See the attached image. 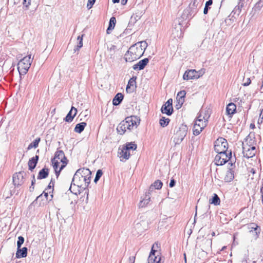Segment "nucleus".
<instances>
[{
  "instance_id": "obj_23",
  "label": "nucleus",
  "mask_w": 263,
  "mask_h": 263,
  "mask_svg": "<svg viewBox=\"0 0 263 263\" xmlns=\"http://www.w3.org/2000/svg\"><path fill=\"white\" fill-rule=\"evenodd\" d=\"M236 106L233 103H229L226 107V111L228 115L231 116L233 115L236 111Z\"/></svg>"
},
{
  "instance_id": "obj_36",
  "label": "nucleus",
  "mask_w": 263,
  "mask_h": 263,
  "mask_svg": "<svg viewBox=\"0 0 263 263\" xmlns=\"http://www.w3.org/2000/svg\"><path fill=\"white\" fill-rule=\"evenodd\" d=\"M124 148L127 149L128 151L130 150H136L137 148V145L134 142H128L126 143L125 145L123 146Z\"/></svg>"
},
{
  "instance_id": "obj_30",
  "label": "nucleus",
  "mask_w": 263,
  "mask_h": 263,
  "mask_svg": "<svg viewBox=\"0 0 263 263\" xmlns=\"http://www.w3.org/2000/svg\"><path fill=\"white\" fill-rule=\"evenodd\" d=\"M244 6V3L238 2V5L234 8L232 13H233V15H236L237 16H239L241 11V8Z\"/></svg>"
},
{
  "instance_id": "obj_18",
  "label": "nucleus",
  "mask_w": 263,
  "mask_h": 263,
  "mask_svg": "<svg viewBox=\"0 0 263 263\" xmlns=\"http://www.w3.org/2000/svg\"><path fill=\"white\" fill-rule=\"evenodd\" d=\"M77 112V109L75 107H72L69 112L64 118V120L67 122H71L76 115Z\"/></svg>"
},
{
  "instance_id": "obj_33",
  "label": "nucleus",
  "mask_w": 263,
  "mask_h": 263,
  "mask_svg": "<svg viewBox=\"0 0 263 263\" xmlns=\"http://www.w3.org/2000/svg\"><path fill=\"white\" fill-rule=\"evenodd\" d=\"M210 203L214 205H219L220 202V200L218 196L216 194H214V195L211 199L209 200Z\"/></svg>"
},
{
  "instance_id": "obj_37",
  "label": "nucleus",
  "mask_w": 263,
  "mask_h": 263,
  "mask_svg": "<svg viewBox=\"0 0 263 263\" xmlns=\"http://www.w3.org/2000/svg\"><path fill=\"white\" fill-rule=\"evenodd\" d=\"M209 117V116L205 114V112H203L202 110H201L196 119H200V120L206 121L208 122V119Z\"/></svg>"
},
{
  "instance_id": "obj_29",
  "label": "nucleus",
  "mask_w": 263,
  "mask_h": 263,
  "mask_svg": "<svg viewBox=\"0 0 263 263\" xmlns=\"http://www.w3.org/2000/svg\"><path fill=\"white\" fill-rule=\"evenodd\" d=\"M162 185L163 183L160 180H157L150 186L148 192H151L154 189L159 190L162 187Z\"/></svg>"
},
{
  "instance_id": "obj_20",
  "label": "nucleus",
  "mask_w": 263,
  "mask_h": 263,
  "mask_svg": "<svg viewBox=\"0 0 263 263\" xmlns=\"http://www.w3.org/2000/svg\"><path fill=\"white\" fill-rule=\"evenodd\" d=\"M229 170L227 172L224 178L226 182H230L234 178L233 167L228 168Z\"/></svg>"
},
{
  "instance_id": "obj_45",
  "label": "nucleus",
  "mask_w": 263,
  "mask_h": 263,
  "mask_svg": "<svg viewBox=\"0 0 263 263\" xmlns=\"http://www.w3.org/2000/svg\"><path fill=\"white\" fill-rule=\"evenodd\" d=\"M24 242V238L22 236H18V240L17 241V248H21V246L23 244Z\"/></svg>"
},
{
  "instance_id": "obj_39",
  "label": "nucleus",
  "mask_w": 263,
  "mask_h": 263,
  "mask_svg": "<svg viewBox=\"0 0 263 263\" xmlns=\"http://www.w3.org/2000/svg\"><path fill=\"white\" fill-rule=\"evenodd\" d=\"M77 40L78 41V43L74 49V51L79 50L83 46V35L81 36L80 35L78 36Z\"/></svg>"
},
{
  "instance_id": "obj_4",
  "label": "nucleus",
  "mask_w": 263,
  "mask_h": 263,
  "mask_svg": "<svg viewBox=\"0 0 263 263\" xmlns=\"http://www.w3.org/2000/svg\"><path fill=\"white\" fill-rule=\"evenodd\" d=\"M33 58L29 54L21 59L17 64V69L21 74H25L30 67Z\"/></svg>"
},
{
  "instance_id": "obj_54",
  "label": "nucleus",
  "mask_w": 263,
  "mask_h": 263,
  "mask_svg": "<svg viewBox=\"0 0 263 263\" xmlns=\"http://www.w3.org/2000/svg\"><path fill=\"white\" fill-rule=\"evenodd\" d=\"M136 22H137V20H136L135 16L132 15L131 16V17H130V21H129V24H128V26H129L130 25H133Z\"/></svg>"
},
{
  "instance_id": "obj_56",
  "label": "nucleus",
  "mask_w": 263,
  "mask_h": 263,
  "mask_svg": "<svg viewBox=\"0 0 263 263\" xmlns=\"http://www.w3.org/2000/svg\"><path fill=\"white\" fill-rule=\"evenodd\" d=\"M175 184H176V181L174 179H172L171 180V181L169 184V186L170 187H173L175 185Z\"/></svg>"
},
{
  "instance_id": "obj_6",
  "label": "nucleus",
  "mask_w": 263,
  "mask_h": 263,
  "mask_svg": "<svg viewBox=\"0 0 263 263\" xmlns=\"http://www.w3.org/2000/svg\"><path fill=\"white\" fill-rule=\"evenodd\" d=\"M215 156V163L216 165H222L231 160L232 158V152L229 153H220Z\"/></svg>"
},
{
  "instance_id": "obj_61",
  "label": "nucleus",
  "mask_w": 263,
  "mask_h": 263,
  "mask_svg": "<svg viewBox=\"0 0 263 263\" xmlns=\"http://www.w3.org/2000/svg\"><path fill=\"white\" fill-rule=\"evenodd\" d=\"M206 242L208 244L210 245V246H211V245H212V240L211 239H207L206 240Z\"/></svg>"
},
{
  "instance_id": "obj_25",
  "label": "nucleus",
  "mask_w": 263,
  "mask_h": 263,
  "mask_svg": "<svg viewBox=\"0 0 263 263\" xmlns=\"http://www.w3.org/2000/svg\"><path fill=\"white\" fill-rule=\"evenodd\" d=\"M49 175V170L47 168H42L39 173L38 179H43L47 178Z\"/></svg>"
},
{
  "instance_id": "obj_8",
  "label": "nucleus",
  "mask_w": 263,
  "mask_h": 263,
  "mask_svg": "<svg viewBox=\"0 0 263 263\" xmlns=\"http://www.w3.org/2000/svg\"><path fill=\"white\" fill-rule=\"evenodd\" d=\"M26 173L24 172H19L13 176V183L15 187L21 186L25 182Z\"/></svg>"
},
{
  "instance_id": "obj_34",
  "label": "nucleus",
  "mask_w": 263,
  "mask_h": 263,
  "mask_svg": "<svg viewBox=\"0 0 263 263\" xmlns=\"http://www.w3.org/2000/svg\"><path fill=\"white\" fill-rule=\"evenodd\" d=\"M203 129L197 125V123L195 122V124L193 126V134L195 136H197L200 134Z\"/></svg>"
},
{
  "instance_id": "obj_52",
  "label": "nucleus",
  "mask_w": 263,
  "mask_h": 263,
  "mask_svg": "<svg viewBox=\"0 0 263 263\" xmlns=\"http://www.w3.org/2000/svg\"><path fill=\"white\" fill-rule=\"evenodd\" d=\"M96 1V0H88V3L87 5V7L88 8V9L92 8V7L93 5V4H95Z\"/></svg>"
},
{
  "instance_id": "obj_10",
  "label": "nucleus",
  "mask_w": 263,
  "mask_h": 263,
  "mask_svg": "<svg viewBox=\"0 0 263 263\" xmlns=\"http://www.w3.org/2000/svg\"><path fill=\"white\" fill-rule=\"evenodd\" d=\"M148 222L147 221L141 220L139 221H136L134 228L138 233H142L148 228Z\"/></svg>"
},
{
  "instance_id": "obj_40",
  "label": "nucleus",
  "mask_w": 263,
  "mask_h": 263,
  "mask_svg": "<svg viewBox=\"0 0 263 263\" xmlns=\"http://www.w3.org/2000/svg\"><path fill=\"white\" fill-rule=\"evenodd\" d=\"M170 121V120L168 118L163 117L160 119L159 123L162 127H164L168 124Z\"/></svg>"
},
{
  "instance_id": "obj_64",
  "label": "nucleus",
  "mask_w": 263,
  "mask_h": 263,
  "mask_svg": "<svg viewBox=\"0 0 263 263\" xmlns=\"http://www.w3.org/2000/svg\"><path fill=\"white\" fill-rule=\"evenodd\" d=\"M259 118H261V119H263V109L261 110V112L259 115Z\"/></svg>"
},
{
  "instance_id": "obj_46",
  "label": "nucleus",
  "mask_w": 263,
  "mask_h": 263,
  "mask_svg": "<svg viewBox=\"0 0 263 263\" xmlns=\"http://www.w3.org/2000/svg\"><path fill=\"white\" fill-rule=\"evenodd\" d=\"M61 162L59 161L58 160H55V159H52V163L53 164V167L54 170H58V167L59 166V164Z\"/></svg>"
},
{
  "instance_id": "obj_50",
  "label": "nucleus",
  "mask_w": 263,
  "mask_h": 263,
  "mask_svg": "<svg viewBox=\"0 0 263 263\" xmlns=\"http://www.w3.org/2000/svg\"><path fill=\"white\" fill-rule=\"evenodd\" d=\"M173 100L172 99H168L166 102L164 104L166 106H168V108H171L172 110H173V106H172Z\"/></svg>"
},
{
  "instance_id": "obj_16",
  "label": "nucleus",
  "mask_w": 263,
  "mask_h": 263,
  "mask_svg": "<svg viewBox=\"0 0 263 263\" xmlns=\"http://www.w3.org/2000/svg\"><path fill=\"white\" fill-rule=\"evenodd\" d=\"M149 59L145 58L139 61L137 64H135L133 68L134 70H142L144 68L145 66L148 64Z\"/></svg>"
},
{
  "instance_id": "obj_49",
  "label": "nucleus",
  "mask_w": 263,
  "mask_h": 263,
  "mask_svg": "<svg viewBox=\"0 0 263 263\" xmlns=\"http://www.w3.org/2000/svg\"><path fill=\"white\" fill-rule=\"evenodd\" d=\"M116 49V46L113 45H111L110 47H108V50L110 51L111 56L114 54Z\"/></svg>"
},
{
  "instance_id": "obj_19",
  "label": "nucleus",
  "mask_w": 263,
  "mask_h": 263,
  "mask_svg": "<svg viewBox=\"0 0 263 263\" xmlns=\"http://www.w3.org/2000/svg\"><path fill=\"white\" fill-rule=\"evenodd\" d=\"M28 249L27 247H23V248H17V251L16 253V258H24L27 255Z\"/></svg>"
},
{
  "instance_id": "obj_53",
  "label": "nucleus",
  "mask_w": 263,
  "mask_h": 263,
  "mask_svg": "<svg viewBox=\"0 0 263 263\" xmlns=\"http://www.w3.org/2000/svg\"><path fill=\"white\" fill-rule=\"evenodd\" d=\"M31 0H24L23 4L24 7L26 8V9H28L29 7V6L31 4Z\"/></svg>"
},
{
  "instance_id": "obj_1",
  "label": "nucleus",
  "mask_w": 263,
  "mask_h": 263,
  "mask_svg": "<svg viewBox=\"0 0 263 263\" xmlns=\"http://www.w3.org/2000/svg\"><path fill=\"white\" fill-rule=\"evenodd\" d=\"M147 47V44L145 41L137 42L132 46L124 55V59L126 62H132L136 60L143 55L144 51Z\"/></svg>"
},
{
  "instance_id": "obj_15",
  "label": "nucleus",
  "mask_w": 263,
  "mask_h": 263,
  "mask_svg": "<svg viewBox=\"0 0 263 263\" xmlns=\"http://www.w3.org/2000/svg\"><path fill=\"white\" fill-rule=\"evenodd\" d=\"M118 154L121 159V161H123L124 159L125 160H128L130 155L129 151L124 147L122 148H119Z\"/></svg>"
},
{
  "instance_id": "obj_47",
  "label": "nucleus",
  "mask_w": 263,
  "mask_h": 263,
  "mask_svg": "<svg viewBox=\"0 0 263 263\" xmlns=\"http://www.w3.org/2000/svg\"><path fill=\"white\" fill-rule=\"evenodd\" d=\"M243 86H249L251 83V80L250 79V78H246L245 77H244L243 79Z\"/></svg>"
},
{
  "instance_id": "obj_24",
  "label": "nucleus",
  "mask_w": 263,
  "mask_h": 263,
  "mask_svg": "<svg viewBox=\"0 0 263 263\" xmlns=\"http://www.w3.org/2000/svg\"><path fill=\"white\" fill-rule=\"evenodd\" d=\"M123 95L121 93H118L112 100V104L115 106L120 104L123 99Z\"/></svg>"
},
{
  "instance_id": "obj_7",
  "label": "nucleus",
  "mask_w": 263,
  "mask_h": 263,
  "mask_svg": "<svg viewBox=\"0 0 263 263\" xmlns=\"http://www.w3.org/2000/svg\"><path fill=\"white\" fill-rule=\"evenodd\" d=\"M228 143L227 140L222 138L218 139L214 145V150L217 153H227Z\"/></svg>"
},
{
  "instance_id": "obj_22",
  "label": "nucleus",
  "mask_w": 263,
  "mask_h": 263,
  "mask_svg": "<svg viewBox=\"0 0 263 263\" xmlns=\"http://www.w3.org/2000/svg\"><path fill=\"white\" fill-rule=\"evenodd\" d=\"M151 199V197L149 196V192L148 193H146L145 195L144 198L141 200L139 203V208H143L148 204L149 202Z\"/></svg>"
},
{
  "instance_id": "obj_51",
  "label": "nucleus",
  "mask_w": 263,
  "mask_h": 263,
  "mask_svg": "<svg viewBox=\"0 0 263 263\" xmlns=\"http://www.w3.org/2000/svg\"><path fill=\"white\" fill-rule=\"evenodd\" d=\"M142 14H143V12L141 11V12H136L133 15L135 16L136 20H137V21L138 20H139L140 18V17L142 16Z\"/></svg>"
},
{
  "instance_id": "obj_42",
  "label": "nucleus",
  "mask_w": 263,
  "mask_h": 263,
  "mask_svg": "<svg viewBox=\"0 0 263 263\" xmlns=\"http://www.w3.org/2000/svg\"><path fill=\"white\" fill-rule=\"evenodd\" d=\"M157 257L155 255H149L148 257V263H159L161 260V258H159L158 261H156Z\"/></svg>"
},
{
  "instance_id": "obj_12",
  "label": "nucleus",
  "mask_w": 263,
  "mask_h": 263,
  "mask_svg": "<svg viewBox=\"0 0 263 263\" xmlns=\"http://www.w3.org/2000/svg\"><path fill=\"white\" fill-rule=\"evenodd\" d=\"M242 148V153L244 157L249 159L255 155L256 153V146L248 147V146H243Z\"/></svg>"
},
{
  "instance_id": "obj_63",
  "label": "nucleus",
  "mask_w": 263,
  "mask_h": 263,
  "mask_svg": "<svg viewBox=\"0 0 263 263\" xmlns=\"http://www.w3.org/2000/svg\"><path fill=\"white\" fill-rule=\"evenodd\" d=\"M34 190V185H31V186L29 187V191L30 192H33Z\"/></svg>"
},
{
  "instance_id": "obj_43",
  "label": "nucleus",
  "mask_w": 263,
  "mask_h": 263,
  "mask_svg": "<svg viewBox=\"0 0 263 263\" xmlns=\"http://www.w3.org/2000/svg\"><path fill=\"white\" fill-rule=\"evenodd\" d=\"M195 122L197 123L198 125L203 129L206 126L207 122L206 121L200 120V119H196Z\"/></svg>"
},
{
  "instance_id": "obj_3",
  "label": "nucleus",
  "mask_w": 263,
  "mask_h": 263,
  "mask_svg": "<svg viewBox=\"0 0 263 263\" xmlns=\"http://www.w3.org/2000/svg\"><path fill=\"white\" fill-rule=\"evenodd\" d=\"M188 127L186 125L181 124L178 127H175L174 130V134L172 139L175 145L179 144L187 135Z\"/></svg>"
},
{
  "instance_id": "obj_26",
  "label": "nucleus",
  "mask_w": 263,
  "mask_h": 263,
  "mask_svg": "<svg viewBox=\"0 0 263 263\" xmlns=\"http://www.w3.org/2000/svg\"><path fill=\"white\" fill-rule=\"evenodd\" d=\"M246 144L245 146H248V147H251L253 146H256V141L255 138H252L249 135L246 138Z\"/></svg>"
},
{
  "instance_id": "obj_44",
  "label": "nucleus",
  "mask_w": 263,
  "mask_h": 263,
  "mask_svg": "<svg viewBox=\"0 0 263 263\" xmlns=\"http://www.w3.org/2000/svg\"><path fill=\"white\" fill-rule=\"evenodd\" d=\"M103 174L102 171L101 170H98L96 173V176L94 179V182L97 183L99 180L100 179L101 177Z\"/></svg>"
},
{
  "instance_id": "obj_9",
  "label": "nucleus",
  "mask_w": 263,
  "mask_h": 263,
  "mask_svg": "<svg viewBox=\"0 0 263 263\" xmlns=\"http://www.w3.org/2000/svg\"><path fill=\"white\" fill-rule=\"evenodd\" d=\"M202 75L200 71H196L195 69H190L185 71L183 78L185 80H189L194 79H198Z\"/></svg>"
},
{
  "instance_id": "obj_13",
  "label": "nucleus",
  "mask_w": 263,
  "mask_h": 263,
  "mask_svg": "<svg viewBox=\"0 0 263 263\" xmlns=\"http://www.w3.org/2000/svg\"><path fill=\"white\" fill-rule=\"evenodd\" d=\"M74 174L87 179H91V172L88 168H80L76 171Z\"/></svg>"
},
{
  "instance_id": "obj_55",
  "label": "nucleus",
  "mask_w": 263,
  "mask_h": 263,
  "mask_svg": "<svg viewBox=\"0 0 263 263\" xmlns=\"http://www.w3.org/2000/svg\"><path fill=\"white\" fill-rule=\"evenodd\" d=\"M183 103L184 102H183L177 101V104L175 105L176 108L177 109L180 108L181 107L182 105H183Z\"/></svg>"
},
{
  "instance_id": "obj_32",
  "label": "nucleus",
  "mask_w": 263,
  "mask_h": 263,
  "mask_svg": "<svg viewBox=\"0 0 263 263\" xmlns=\"http://www.w3.org/2000/svg\"><path fill=\"white\" fill-rule=\"evenodd\" d=\"M186 91L185 90H181L178 92L176 97V101L184 102Z\"/></svg>"
},
{
  "instance_id": "obj_41",
  "label": "nucleus",
  "mask_w": 263,
  "mask_h": 263,
  "mask_svg": "<svg viewBox=\"0 0 263 263\" xmlns=\"http://www.w3.org/2000/svg\"><path fill=\"white\" fill-rule=\"evenodd\" d=\"M213 4L212 0H209L205 3V5L203 10V13L204 14H206L208 12L209 9H210V6H211Z\"/></svg>"
},
{
  "instance_id": "obj_21",
  "label": "nucleus",
  "mask_w": 263,
  "mask_h": 263,
  "mask_svg": "<svg viewBox=\"0 0 263 263\" xmlns=\"http://www.w3.org/2000/svg\"><path fill=\"white\" fill-rule=\"evenodd\" d=\"M39 158V156L36 155L35 157H32L29 160L28 164L29 170L32 171L35 168Z\"/></svg>"
},
{
  "instance_id": "obj_59",
  "label": "nucleus",
  "mask_w": 263,
  "mask_h": 263,
  "mask_svg": "<svg viewBox=\"0 0 263 263\" xmlns=\"http://www.w3.org/2000/svg\"><path fill=\"white\" fill-rule=\"evenodd\" d=\"M228 165H229V167H233V169H234V167H235V162L234 163H233L232 161H231V162L229 163Z\"/></svg>"
},
{
  "instance_id": "obj_31",
  "label": "nucleus",
  "mask_w": 263,
  "mask_h": 263,
  "mask_svg": "<svg viewBox=\"0 0 263 263\" xmlns=\"http://www.w3.org/2000/svg\"><path fill=\"white\" fill-rule=\"evenodd\" d=\"M116 23V18L114 16L111 17L109 20V26L106 30L107 33L109 34V31L112 30L115 28Z\"/></svg>"
},
{
  "instance_id": "obj_11",
  "label": "nucleus",
  "mask_w": 263,
  "mask_h": 263,
  "mask_svg": "<svg viewBox=\"0 0 263 263\" xmlns=\"http://www.w3.org/2000/svg\"><path fill=\"white\" fill-rule=\"evenodd\" d=\"M248 229L250 233H252L255 239H256L260 234L261 229L255 223H251L248 225Z\"/></svg>"
},
{
  "instance_id": "obj_38",
  "label": "nucleus",
  "mask_w": 263,
  "mask_h": 263,
  "mask_svg": "<svg viewBox=\"0 0 263 263\" xmlns=\"http://www.w3.org/2000/svg\"><path fill=\"white\" fill-rule=\"evenodd\" d=\"M41 141L40 138H36L32 142H31L28 147V149H30L32 147L36 148L38 146L39 143Z\"/></svg>"
},
{
  "instance_id": "obj_35",
  "label": "nucleus",
  "mask_w": 263,
  "mask_h": 263,
  "mask_svg": "<svg viewBox=\"0 0 263 263\" xmlns=\"http://www.w3.org/2000/svg\"><path fill=\"white\" fill-rule=\"evenodd\" d=\"M161 112L163 114H165L168 116H170L172 114L173 110H172L171 108H168V106H166L164 104L161 107Z\"/></svg>"
},
{
  "instance_id": "obj_62",
  "label": "nucleus",
  "mask_w": 263,
  "mask_h": 263,
  "mask_svg": "<svg viewBox=\"0 0 263 263\" xmlns=\"http://www.w3.org/2000/svg\"><path fill=\"white\" fill-rule=\"evenodd\" d=\"M127 1L128 0H122L121 1V4L123 5H125L127 3Z\"/></svg>"
},
{
  "instance_id": "obj_5",
  "label": "nucleus",
  "mask_w": 263,
  "mask_h": 263,
  "mask_svg": "<svg viewBox=\"0 0 263 263\" xmlns=\"http://www.w3.org/2000/svg\"><path fill=\"white\" fill-rule=\"evenodd\" d=\"M90 182V179H87L86 178H83L81 176H79L74 175L72 180L71 181V185L72 184L77 185L80 188V191L85 190ZM71 186H70L69 190H70Z\"/></svg>"
},
{
  "instance_id": "obj_48",
  "label": "nucleus",
  "mask_w": 263,
  "mask_h": 263,
  "mask_svg": "<svg viewBox=\"0 0 263 263\" xmlns=\"http://www.w3.org/2000/svg\"><path fill=\"white\" fill-rule=\"evenodd\" d=\"M67 165V163H65L64 164H62L59 168V170H54L57 177L58 178L60 175L61 171Z\"/></svg>"
},
{
  "instance_id": "obj_60",
  "label": "nucleus",
  "mask_w": 263,
  "mask_h": 263,
  "mask_svg": "<svg viewBox=\"0 0 263 263\" xmlns=\"http://www.w3.org/2000/svg\"><path fill=\"white\" fill-rule=\"evenodd\" d=\"M35 183V176H34V175H32V181H31V185H32V186L34 185Z\"/></svg>"
},
{
  "instance_id": "obj_57",
  "label": "nucleus",
  "mask_w": 263,
  "mask_h": 263,
  "mask_svg": "<svg viewBox=\"0 0 263 263\" xmlns=\"http://www.w3.org/2000/svg\"><path fill=\"white\" fill-rule=\"evenodd\" d=\"M43 194H42L36 197V199L33 202V203H34L35 201H37L40 200H43Z\"/></svg>"
},
{
  "instance_id": "obj_2",
  "label": "nucleus",
  "mask_w": 263,
  "mask_h": 263,
  "mask_svg": "<svg viewBox=\"0 0 263 263\" xmlns=\"http://www.w3.org/2000/svg\"><path fill=\"white\" fill-rule=\"evenodd\" d=\"M138 119L136 116L127 117L125 119L118 125L117 130L118 134L122 135L126 130L130 131L134 126L136 128L138 126L137 122ZM139 124V122H138Z\"/></svg>"
},
{
  "instance_id": "obj_17",
  "label": "nucleus",
  "mask_w": 263,
  "mask_h": 263,
  "mask_svg": "<svg viewBox=\"0 0 263 263\" xmlns=\"http://www.w3.org/2000/svg\"><path fill=\"white\" fill-rule=\"evenodd\" d=\"M203 0H193L192 3L190 4L191 11L193 13H196L198 8L201 7L202 5Z\"/></svg>"
},
{
  "instance_id": "obj_58",
  "label": "nucleus",
  "mask_w": 263,
  "mask_h": 263,
  "mask_svg": "<svg viewBox=\"0 0 263 263\" xmlns=\"http://www.w3.org/2000/svg\"><path fill=\"white\" fill-rule=\"evenodd\" d=\"M154 246L153 245L152 248V250H151V251L149 255H153V256L155 255V253H156V251L154 249Z\"/></svg>"
},
{
  "instance_id": "obj_28",
  "label": "nucleus",
  "mask_w": 263,
  "mask_h": 263,
  "mask_svg": "<svg viewBox=\"0 0 263 263\" xmlns=\"http://www.w3.org/2000/svg\"><path fill=\"white\" fill-rule=\"evenodd\" d=\"M136 77H133L132 78H130L128 82V84L126 86V91H128L129 89L131 88V87H133L132 91H133L134 88L136 87Z\"/></svg>"
},
{
  "instance_id": "obj_27",
  "label": "nucleus",
  "mask_w": 263,
  "mask_h": 263,
  "mask_svg": "<svg viewBox=\"0 0 263 263\" xmlns=\"http://www.w3.org/2000/svg\"><path fill=\"white\" fill-rule=\"evenodd\" d=\"M87 124L86 122H81L80 123H78L76 124L74 131L76 133L80 134L81 133L84 129L85 127L86 126Z\"/></svg>"
},
{
  "instance_id": "obj_14",
  "label": "nucleus",
  "mask_w": 263,
  "mask_h": 263,
  "mask_svg": "<svg viewBox=\"0 0 263 263\" xmlns=\"http://www.w3.org/2000/svg\"><path fill=\"white\" fill-rule=\"evenodd\" d=\"M53 159H55V160H58L59 161L61 162L62 164H64L65 163H67V160L65 156V154L62 150H58L55 152L54 158Z\"/></svg>"
}]
</instances>
